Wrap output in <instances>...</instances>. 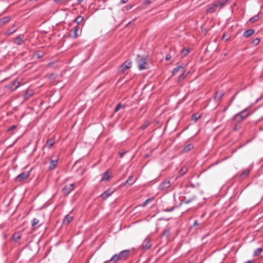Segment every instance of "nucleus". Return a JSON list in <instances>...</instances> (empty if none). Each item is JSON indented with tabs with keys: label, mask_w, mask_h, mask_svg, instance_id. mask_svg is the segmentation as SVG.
<instances>
[{
	"label": "nucleus",
	"mask_w": 263,
	"mask_h": 263,
	"mask_svg": "<svg viewBox=\"0 0 263 263\" xmlns=\"http://www.w3.org/2000/svg\"><path fill=\"white\" fill-rule=\"evenodd\" d=\"M129 254V250H124L121 251L119 253L115 254L110 259V261L114 263H117L118 261L125 260L128 256Z\"/></svg>",
	"instance_id": "f257e3e1"
},
{
	"label": "nucleus",
	"mask_w": 263,
	"mask_h": 263,
	"mask_svg": "<svg viewBox=\"0 0 263 263\" xmlns=\"http://www.w3.org/2000/svg\"><path fill=\"white\" fill-rule=\"evenodd\" d=\"M226 5V1H217L216 3L211 4L208 5L206 9L208 13H213L215 11L216 8L221 9Z\"/></svg>",
	"instance_id": "f03ea898"
},
{
	"label": "nucleus",
	"mask_w": 263,
	"mask_h": 263,
	"mask_svg": "<svg viewBox=\"0 0 263 263\" xmlns=\"http://www.w3.org/2000/svg\"><path fill=\"white\" fill-rule=\"evenodd\" d=\"M248 109V108H246L243 110L236 114L233 118V120L237 123L241 122L243 120L249 116V113L247 112Z\"/></svg>",
	"instance_id": "7ed1b4c3"
},
{
	"label": "nucleus",
	"mask_w": 263,
	"mask_h": 263,
	"mask_svg": "<svg viewBox=\"0 0 263 263\" xmlns=\"http://www.w3.org/2000/svg\"><path fill=\"white\" fill-rule=\"evenodd\" d=\"M138 67L139 70L147 69L148 65L147 59L145 58H142L137 60Z\"/></svg>",
	"instance_id": "20e7f679"
},
{
	"label": "nucleus",
	"mask_w": 263,
	"mask_h": 263,
	"mask_svg": "<svg viewBox=\"0 0 263 263\" xmlns=\"http://www.w3.org/2000/svg\"><path fill=\"white\" fill-rule=\"evenodd\" d=\"M74 189V184L71 183L69 185H66L62 189V192L64 196L68 195Z\"/></svg>",
	"instance_id": "39448f33"
},
{
	"label": "nucleus",
	"mask_w": 263,
	"mask_h": 263,
	"mask_svg": "<svg viewBox=\"0 0 263 263\" xmlns=\"http://www.w3.org/2000/svg\"><path fill=\"white\" fill-rule=\"evenodd\" d=\"M151 246V239L148 237H147L143 241L141 248L142 250L146 251L149 249Z\"/></svg>",
	"instance_id": "423d86ee"
},
{
	"label": "nucleus",
	"mask_w": 263,
	"mask_h": 263,
	"mask_svg": "<svg viewBox=\"0 0 263 263\" xmlns=\"http://www.w3.org/2000/svg\"><path fill=\"white\" fill-rule=\"evenodd\" d=\"M29 176V172H23L16 177L15 181L16 182H22L27 179Z\"/></svg>",
	"instance_id": "0eeeda50"
},
{
	"label": "nucleus",
	"mask_w": 263,
	"mask_h": 263,
	"mask_svg": "<svg viewBox=\"0 0 263 263\" xmlns=\"http://www.w3.org/2000/svg\"><path fill=\"white\" fill-rule=\"evenodd\" d=\"M171 185V182L168 180H165L159 184L158 190L160 191L165 190L169 188Z\"/></svg>",
	"instance_id": "6e6552de"
},
{
	"label": "nucleus",
	"mask_w": 263,
	"mask_h": 263,
	"mask_svg": "<svg viewBox=\"0 0 263 263\" xmlns=\"http://www.w3.org/2000/svg\"><path fill=\"white\" fill-rule=\"evenodd\" d=\"M24 34L19 35L13 39V43L17 45H21L24 43Z\"/></svg>",
	"instance_id": "1a4fd4ad"
},
{
	"label": "nucleus",
	"mask_w": 263,
	"mask_h": 263,
	"mask_svg": "<svg viewBox=\"0 0 263 263\" xmlns=\"http://www.w3.org/2000/svg\"><path fill=\"white\" fill-rule=\"evenodd\" d=\"M114 192V190L109 189L105 191H104L101 195V197L102 198L103 200H105L108 198L110 196H111L113 193Z\"/></svg>",
	"instance_id": "9d476101"
},
{
	"label": "nucleus",
	"mask_w": 263,
	"mask_h": 263,
	"mask_svg": "<svg viewBox=\"0 0 263 263\" xmlns=\"http://www.w3.org/2000/svg\"><path fill=\"white\" fill-rule=\"evenodd\" d=\"M131 67L132 62L129 61H126L121 65V71L124 72L125 71V70L130 68Z\"/></svg>",
	"instance_id": "9b49d317"
},
{
	"label": "nucleus",
	"mask_w": 263,
	"mask_h": 263,
	"mask_svg": "<svg viewBox=\"0 0 263 263\" xmlns=\"http://www.w3.org/2000/svg\"><path fill=\"white\" fill-rule=\"evenodd\" d=\"M58 164V159L55 158V159H51L49 162V170H53L55 168Z\"/></svg>",
	"instance_id": "f8f14e48"
},
{
	"label": "nucleus",
	"mask_w": 263,
	"mask_h": 263,
	"mask_svg": "<svg viewBox=\"0 0 263 263\" xmlns=\"http://www.w3.org/2000/svg\"><path fill=\"white\" fill-rule=\"evenodd\" d=\"M17 30V27L15 24H13L6 31L5 34L6 35H10L15 32Z\"/></svg>",
	"instance_id": "ddd939ff"
},
{
	"label": "nucleus",
	"mask_w": 263,
	"mask_h": 263,
	"mask_svg": "<svg viewBox=\"0 0 263 263\" xmlns=\"http://www.w3.org/2000/svg\"><path fill=\"white\" fill-rule=\"evenodd\" d=\"M11 17L9 16H5L0 18V27L8 23L11 20Z\"/></svg>",
	"instance_id": "4468645a"
},
{
	"label": "nucleus",
	"mask_w": 263,
	"mask_h": 263,
	"mask_svg": "<svg viewBox=\"0 0 263 263\" xmlns=\"http://www.w3.org/2000/svg\"><path fill=\"white\" fill-rule=\"evenodd\" d=\"M188 171V168L186 166H183L178 172L177 178H179L182 177Z\"/></svg>",
	"instance_id": "2eb2a0df"
},
{
	"label": "nucleus",
	"mask_w": 263,
	"mask_h": 263,
	"mask_svg": "<svg viewBox=\"0 0 263 263\" xmlns=\"http://www.w3.org/2000/svg\"><path fill=\"white\" fill-rule=\"evenodd\" d=\"M73 216H71L70 214L66 215L63 220V223L66 225H68L73 219Z\"/></svg>",
	"instance_id": "dca6fc26"
},
{
	"label": "nucleus",
	"mask_w": 263,
	"mask_h": 263,
	"mask_svg": "<svg viewBox=\"0 0 263 263\" xmlns=\"http://www.w3.org/2000/svg\"><path fill=\"white\" fill-rule=\"evenodd\" d=\"M255 33V30L253 29H248L245 31L243 33V36L246 38H248L252 35Z\"/></svg>",
	"instance_id": "f3484780"
},
{
	"label": "nucleus",
	"mask_w": 263,
	"mask_h": 263,
	"mask_svg": "<svg viewBox=\"0 0 263 263\" xmlns=\"http://www.w3.org/2000/svg\"><path fill=\"white\" fill-rule=\"evenodd\" d=\"M184 71V67L181 65L177 66L172 71L173 75L177 74L179 72H183Z\"/></svg>",
	"instance_id": "a211bd4d"
},
{
	"label": "nucleus",
	"mask_w": 263,
	"mask_h": 263,
	"mask_svg": "<svg viewBox=\"0 0 263 263\" xmlns=\"http://www.w3.org/2000/svg\"><path fill=\"white\" fill-rule=\"evenodd\" d=\"M109 171V170H108L106 172L103 174L102 178L101 179V181L108 180L109 179L110 174Z\"/></svg>",
	"instance_id": "6ab92c4d"
},
{
	"label": "nucleus",
	"mask_w": 263,
	"mask_h": 263,
	"mask_svg": "<svg viewBox=\"0 0 263 263\" xmlns=\"http://www.w3.org/2000/svg\"><path fill=\"white\" fill-rule=\"evenodd\" d=\"M188 73L189 72L183 71L178 77H177L176 81L178 82H181L186 77Z\"/></svg>",
	"instance_id": "aec40b11"
},
{
	"label": "nucleus",
	"mask_w": 263,
	"mask_h": 263,
	"mask_svg": "<svg viewBox=\"0 0 263 263\" xmlns=\"http://www.w3.org/2000/svg\"><path fill=\"white\" fill-rule=\"evenodd\" d=\"M54 144V140L53 139H49L46 141V144L45 146H48V149H50Z\"/></svg>",
	"instance_id": "412c9836"
},
{
	"label": "nucleus",
	"mask_w": 263,
	"mask_h": 263,
	"mask_svg": "<svg viewBox=\"0 0 263 263\" xmlns=\"http://www.w3.org/2000/svg\"><path fill=\"white\" fill-rule=\"evenodd\" d=\"M194 148V145L192 144H189L186 145L182 149L183 153H187Z\"/></svg>",
	"instance_id": "4be33fe9"
},
{
	"label": "nucleus",
	"mask_w": 263,
	"mask_h": 263,
	"mask_svg": "<svg viewBox=\"0 0 263 263\" xmlns=\"http://www.w3.org/2000/svg\"><path fill=\"white\" fill-rule=\"evenodd\" d=\"M133 177L132 176H130L127 181L125 182L124 185L125 186H130L132 185L135 181H133Z\"/></svg>",
	"instance_id": "5701e85b"
},
{
	"label": "nucleus",
	"mask_w": 263,
	"mask_h": 263,
	"mask_svg": "<svg viewBox=\"0 0 263 263\" xmlns=\"http://www.w3.org/2000/svg\"><path fill=\"white\" fill-rule=\"evenodd\" d=\"M201 115L198 113H195L192 115V120L194 121L195 122H197V120L201 118Z\"/></svg>",
	"instance_id": "b1692460"
},
{
	"label": "nucleus",
	"mask_w": 263,
	"mask_h": 263,
	"mask_svg": "<svg viewBox=\"0 0 263 263\" xmlns=\"http://www.w3.org/2000/svg\"><path fill=\"white\" fill-rule=\"evenodd\" d=\"M252 169V166H250V168H248L247 169H246V170H245L241 174V176L242 177H243V178H245L246 177H247L249 173H250V170Z\"/></svg>",
	"instance_id": "393cba45"
},
{
	"label": "nucleus",
	"mask_w": 263,
	"mask_h": 263,
	"mask_svg": "<svg viewBox=\"0 0 263 263\" xmlns=\"http://www.w3.org/2000/svg\"><path fill=\"white\" fill-rule=\"evenodd\" d=\"M22 235L20 233H15L13 235V238L15 241H18L21 238Z\"/></svg>",
	"instance_id": "a878e982"
},
{
	"label": "nucleus",
	"mask_w": 263,
	"mask_h": 263,
	"mask_svg": "<svg viewBox=\"0 0 263 263\" xmlns=\"http://www.w3.org/2000/svg\"><path fill=\"white\" fill-rule=\"evenodd\" d=\"M196 199V196L193 195L192 196V197L190 198H186V197H184L183 199V201L185 203H189L192 201Z\"/></svg>",
	"instance_id": "bb28decb"
},
{
	"label": "nucleus",
	"mask_w": 263,
	"mask_h": 263,
	"mask_svg": "<svg viewBox=\"0 0 263 263\" xmlns=\"http://www.w3.org/2000/svg\"><path fill=\"white\" fill-rule=\"evenodd\" d=\"M83 20L84 17L81 15H79L74 19L73 22L76 23L77 24V25H78L83 21Z\"/></svg>",
	"instance_id": "cd10ccee"
},
{
	"label": "nucleus",
	"mask_w": 263,
	"mask_h": 263,
	"mask_svg": "<svg viewBox=\"0 0 263 263\" xmlns=\"http://www.w3.org/2000/svg\"><path fill=\"white\" fill-rule=\"evenodd\" d=\"M259 18V16L258 14L255 15L253 16V17H251L249 20V22L251 23H254L257 21Z\"/></svg>",
	"instance_id": "c85d7f7f"
},
{
	"label": "nucleus",
	"mask_w": 263,
	"mask_h": 263,
	"mask_svg": "<svg viewBox=\"0 0 263 263\" xmlns=\"http://www.w3.org/2000/svg\"><path fill=\"white\" fill-rule=\"evenodd\" d=\"M190 52V49L187 48H183L180 51V54L183 56L187 55Z\"/></svg>",
	"instance_id": "c756f323"
},
{
	"label": "nucleus",
	"mask_w": 263,
	"mask_h": 263,
	"mask_svg": "<svg viewBox=\"0 0 263 263\" xmlns=\"http://www.w3.org/2000/svg\"><path fill=\"white\" fill-rule=\"evenodd\" d=\"M40 220L36 218H34L31 220V224L32 227H35V226L39 223Z\"/></svg>",
	"instance_id": "7c9ffc66"
},
{
	"label": "nucleus",
	"mask_w": 263,
	"mask_h": 263,
	"mask_svg": "<svg viewBox=\"0 0 263 263\" xmlns=\"http://www.w3.org/2000/svg\"><path fill=\"white\" fill-rule=\"evenodd\" d=\"M79 29H80V27L78 25H77L76 26H75L73 28V31L74 33V38H76L78 36L77 32L79 31Z\"/></svg>",
	"instance_id": "2f4dec72"
},
{
	"label": "nucleus",
	"mask_w": 263,
	"mask_h": 263,
	"mask_svg": "<svg viewBox=\"0 0 263 263\" xmlns=\"http://www.w3.org/2000/svg\"><path fill=\"white\" fill-rule=\"evenodd\" d=\"M44 52L42 51L39 50L35 52V55L37 57V58L40 59L42 58L44 56Z\"/></svg>",
	"instance_id": "473e14b6"
},
{
	"label": "nucleus",
	"mask_w": 263,
	"mask_h": 263,
	"mask_svg": "<svg viewBox=\"0 0 263 263\" xmlns=\"http://www.w3.org/2000/svg\"><path fill=\"white\" fill-rule=\"evenodd\" d=\"M12 85H13L12 87H13V88L14 89H16L20 86V82L16 80L13 82Z\"/></svg>",
	"instance_id": "72a5a7b5"
},
{
	"label": "nucleus",
	"mask_w": 263,
	"mask_h": 263,
	"mask_svg": "<svg viewBox=\"0 0 263 263\" xmlns=\"http://www.w3.org/2000/svg\"><path fill=\"white\" fill-rule=\"evenodd\" d=\"M263 250L261 248H257L254 252V256H258L260 255L262 252Z\"/></svg>",
	"instance_id": "f704fd0d"
},
{
	"label": "nucleus",
	"mask_w": 263,
	"mask_h": 263,
	"mask_svg": "<svg viewBox=\"0 0 263 263\" xmlns=\"http://www.w3.org/2000/svg\"><path fill=\"white\" fill-rule=\"evenodd\" d=\"M222 96H223V94L221 92H217L215 93L214 98L216 100H219L222 98Z\"/></svg>",
	"instance_id": "c9c22d12"
},
{
	"label": "nucleus",
	"mask_w": 263,
	"mask_h": 263,
	"mask_svg": "<svg viewBox=\"0 0 263 263\" xmlns=\"http://www.w3.org/2000/svg\"><path fill=\"white\" fill-rule=\"evenodd\" d=\"M260 41V40L259 38H255L252 41V44L254 46H257L259 43Z\"/></svg>",
	"instance_id": "e433bc0d"
},
{
	"label": "nucleus",
	"mask_w": 263,
	"mask_h": 263,
	"mask_svg": "<svg viewBox=\"0 0 263 263\" xmlns=\"http://www.w3.org/2000/svg\"><path fill=\"white\" fill-rule=\"evenodd\" d=\"M122 106L123 105L121 103H119L115 108V112L118 111Z\"/></svg>",
	"instance_id": "4c0bfd02"
},
{
	"label": "nucleus",
	"mask_w": 263,
	"mask_h": 263,
	"mask_svg": "<svg viewBox=\"0 0 263 263\" xmlns=\"http://www.w3.org/2000/svg\"><path fill=\"white\" fill-rule=\"evenodd\" d=\"M163 235L168 237L170 235V230L168 229L165 230L163 232Z\"/></svg>",
	"instance_id": "58836bf2"
},
{
	"label": "nucleus",
	"mask_w": 263,
	"mask_h": 263,
	"mask_svg": "<svg viewBox=\"0 0 263 263\" xmlns=\"http://www.w3.org/2000/svg\"><path fill=\"white\" fill-rule=\"evenodd\" d=\"M153 200V198H149L147 200H146L144 202H143L142 206H145L146 205L151 201Z\"/></svg>",
	"instance_id": "ea45409f"
},
{
	"label": "nucleus",
	"mask_w": 263,
	"mask_h": 263,
	"mask_svg": "<svg viewBox=\"0 0 263 263\" xmlns=\"http://www.w3.org/2000/svg\"><path fill=\"white\" fill-rule=\"evenodd\" d=\"M230 37L229 35L224 34H223V35L222 37V39L224 40L225 41H227L229 40Z\"/></svg>",
	"instance_id": "a19ab883"
},
{
	"label": "nucleus",
	"mask_w": 263,
	"mask_h": 263,
	"mask_svg": "<svg viewBox=\"0 0 263 263\" xmlns=\"http://www.w3.org/2000/svg\"><path fill=\"white\" fill-rule=\"evenodd\" d=\"M149 125V122H145L144 124L141 126L142 129H145Z\"/></svg>",
	"instance_id": "79ce46f5"
},
{
	"label": "nucleus",
	"mask_w": 263,
	"mask_h": 263,
	"mask_svg": "<svg viewBox=\"0 0 263 263\" xmlns=\"http://www.w3.org/2000/svg\"><path fill=\"white\" fill-rule=\"evenodd\" d=\"M16 125H12V126H10V127L8 128L7 131H8V132H10V131H11V130H12L14 129L15 128H16Z\"/></svg>",
	"instance_id": "37998d69"
},
{
	"label": "nucleus",
	"mask_w": 263,
	"mask_h": 263,
	"mask_svg": "<svg viewBox=\"0 0 263 263\" xmlns=\"http://www.w3.org/2000/svg\"><path fill=\"white\" fill-rule=\"evenodd\" d=\"M126 153V151H123L122 152H120L119 153V155H120V158H122L123 157V156H124V155Z\"/></svg>",
	"instance_id": "c03bdc74"
},
{
	"label": "nucleus",
	"mask_w": 263,
	"mask_h": 263,
	"mask_svg": "<svg viewBox=\"0 0 263 263\" xmlns=\"http://www.w3.org/2000/svg\"><path fill=\"white\" fill-rule=\"evenodd\" d=\"M174 208H170V209H165L164 210H163V211L164 212H172L173 210H174Z\"/></svg>",
	"instance_id": "a18cd8bd"
},
{
	"label": "nucleus",
	"mask_w": 263,
	"mask_h": 263,
	"mask_svg": "<svg viewBox=\"0 0 263 263\" xmlns=\"http://www.w3.org/2000/svg\"><path fill=\"white\" fill-rule=\"evenodd\" d=\"M172 58V56L168 54L167 55H166V57H165V60L166 61H169Z\"/></svg>",
	"instance_id": "49530a36"
},
{
	"label": "nucleus",
	"mask_w": 263,
	"mask_h": 263,
	"mask_svg": "<svg viewBox=\"0 0 263 263\" xmlns=\"http://www.w3.org/2000/svg\"><path fill=\"white\" fill-rule=\"evenodd\" d=\"M199 224H200V223H198V220H195L193 223V226L195 227V226H197Z\"/></svg>",
	"instance_id": "de8ad7c7"
},
{
	"label": "nucleus",
	"mask_w": 263,
	"mask_h": 263,
	"mask_svg": "<svg viewBox=\"0 0 263 263\" xmlns=\"http://www.w3.org/2000/svg\"><path fill=\"white\" fill-rule=\"evenodd\" d=\"M151 3V1L150 0H145L144 1V4L145 5H149Z\"/></svg>",
	"instance_id": "09e8293b"
},
{
	"label": "nucleus",
	"mask_w": 263,
	"mask_h": 263,
	"mask_svg": "<svg viewBox=\"0 0 263 263\" xmlns=\"http://www.w3.org/2000/svg\"><path fill=\"white\" fill-rule=\"evenodd\" d=\"M128 0H121V2H120V4H125L126 3H127Z\"/></svg>",
	"instance_id": "8fccbe9b"
},
{
	"label": "nucleus",
	"mask_w": 263,
	"mask_h": 263,
	"mask_svg": "<svg viewBox=\"0 0 263 263\" xmlns=\"http://www.w3.org/2000/svg\"><path fill=\"white\" fill-rule=\"evenodd\" d=\"M84 0H78L77 3L78 4H80Z\"/></svg>",
	"instance_id": "3c124183"
},
{
	"label": "nucleus",
	"mask_w": 263,
	"mask_h": 263,
	"mask_svg": "<svg viewBox=\"0 0 263 263\" xmlns=\"http://www.w3.org/2000/svg\"><path fill=\"white\" fill-rule=\"evenodd\" d=\"M244 263H252V261L251 260H248L247 261H246Z\"/></svg>",
	"instance_id": "603ef678"
},
{
	"label": "nucleus",
	"mask_w": 263,
	"mask_h": 263,
	"mask_svg": "<svg viewBox=\"0 0 263 263\" xmlns=\"http://www.w3.org/2000/svg\"><path fill=\"white\" fill-rule=\"evenodd\" d=\"M130 8H131L130 7H127V10H129Z\"/></svg>",
	"instance_id": "864d4df0"
},
{
	"label": "nucleus",
	"mask_w": 263,
	"mask_h": 263,
	"mask_svg": "<svg viewBox=\"0 0 263 263\" xmlns=\"http://www.w3.org/2000/svg\"><path fill=\"white\" fill-rule=\"evenodd\" d=\"M203 216H204V215H202L201 216V218H202Z\"/></svg>",
	"instance_id": "5fc2aeb1"
},
{
	"label": "nucleus",
	"mask_w": 263,
	"mask_h": 263,
	"mask_svg": "<svg viewBox=\"0 0 263 263\" xmlns=\"http://www.w3.org/2000/svg\"><path fill=\"white\" fill-rule=\"evenodd\" d=\"M108 261H110V260L107 261V262H108ZM105 263H107V261H105Z\"/></svg>",
	"instance_id": "6e6d98bb"
},
{
	"label": "nucleus",
	"mask_w": 263,
	"mask_h": 263,
	"mask_svg": "<svg viewBox=\"0 0 263 263\" xmlns=\"http://www.w3.org/2000/svg\"><path fill=\"white\" fill-rule=\"evenodd\" d=\"M42 223H40L39 225V227L41 226Z\"/></svg>",
	"instance_id": "4d7b16f0"
}]
</instances>
